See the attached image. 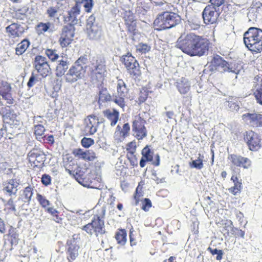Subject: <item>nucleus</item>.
I'll return each mask as SVG.
<instances>
[{"mask_svg":"<svg viewBox=\"0 0 262 262\" xmlns=\"http://www.w3.org/2000/svg\"><path fill=\"white\" fill-rule=\"evenodd\" d=\"M208 39L193 33L182 34L178 38L176 47L190 56H202L209 50Z\"/></svg>","mask_w":262,"mask_h":262,"instance_id":"obj_1","label":"nucleus"},{"mask_svg":"<svg viewBox=\"0 0 262 262\" xmlns=\"http://www.w3.org/2000/svg\"><path fill=\"white\" fill-rule=\"evenodd\" d=\"M156 6H163L162 10L165 11L159 14L154 21L156 30L161 31L175 27L181 22V17L177 13L167 10L169 7L168 3L162 0L160 2H154Z\"/></svg>","mask_w":262,"mask_h":262,"instance_id":"obj_2","label":"nucleus"},{"mask_svg":"<svg viewBox=\"0 0 262 262\" xmlns=\"http://www.w3.org/2000/svg\"><path fill=\"white\" fill-rule=\"evenodd\" d=\"M244 42L252 53H258L262 51V30L250 27L244 34Z\"/></svg>","mask_w":262,"mask_h":262,"instance_id":"obj_3","label":"nucleus"},{"mask_svg":"<svg viewBox=\"0 0 262 262\" xmlns=\"http://www.w3.org/2000/svg\"><path fill=\"white\" fill-rule=\"evenodd\" d=\"M105 210L102 208L100 215H94L91 222L83 226L81 229L90 236L96 237L101 236L106 233L104 221Z\"/></svg>","mask_w":262,"mask_h":262,"instance_id":"obj_4","label":"nucleus"},{"mask_svg":"<svg viewBox=\"0 0 262 262\" xmlns=\"http://www.w3.org/2000/svg\"><path fill=\"white\" fill-rule=\"evenodd\" d=\"M88 61L87 56L85 55L79 57L66 74V81L72 83L81 79L85 73Z\"/></svg>","mask_w":262,"mask_h":262,"instance_id":"obj_5","label":"nucleus"},{"mask_svg":"<svg viewBox=\"0 0 262 262\" xmlns=\"http://www.w3.org/2000/svg\"><path fill=\"white\" fill-rule=\"evenodd\" d=\"M27 159L33 169H40L45 166L47 155L42 148L35 145L27 154Z\"/></svg>","mask_w":262,"mask_h":262,"instance_id":"obj_6","label":"nucleus"},{"mask_svg":"<svg viewBox=\"0 0 262 262\" xmlns=\"http://www.w3.org/2000/svg\"><path fill=\"white\" fill-rule=\"evenodd\" d=\"M91 76L93 79L103 82L106 73L105 60L100 57H93L90 67Z\"/></svg>","mask_w":262,"mask_h":262,"instance_id":"obj_7","label":"nucleus"},{"mask_svg":"<svg viewBox=\"0 0 262 262\" xmlns=\"http://www.w3.org/2000/svg\"><path fill=\"white\" fill-rule=\"evenodd\" d=\"M120 60L124 65L130 77L136 79L141 76V71L139 63L131 53H127L122 56Z\"/></svg>","mask_w":262,"mask_h":262,"instance_id":"obj_8","label":"nucleus"},{"mask_svg":"<svg viewBox=\"0 0 262 262\" xmlns=\"http://www.w3.org/2000/svg\"><path fill=\"white\" fill-rule=\"evenodd\" d=\"M116 93L113 95V101L121 108H123L126 105L125 98H127L129 89L124 80L117 78L116 83Z\"/></svg>","mask_w":262,"mask_h":262,"instance_id":"obj_9","label":"nucleus"},{"mask_svg":"<svg viewBox=\"0 0 262 262\" xmlns=\"http://www.w3.org/2000/svg\"><path fill=\"white\" fill-rule=\"evenodd\" d=\"M209 70L211 72H218L221 73L232 72L236 73L233 70V67L228 62L219 55H214L209 66Z\"/></svg>","mask_w":262,"mask_h":262,"instance_id":"obj_10","label":"nucleus"},{"mask_svg":"<svg viewBox=\"0 0 262 262\" xmlns=\"http://www.w3.org/2000/svg\"><path fill=\"white\" fill-rule=\"evenodd\" d=\"M33 66L38 76L46 78L52 73L49 61L46 57L37 55L33 61Z\"/></svg>","mask_w":262,"mask_h":262,"instance_id":"obj_11","label":"nucleus"},{"mask_svg":"<svg viewBox=\"0 0 262 262\" xmlns=\"http://www.w3.org/2000/svg\"><path fill=\"white\" fill-rule=\"evenodd\" d=\"M80 245L75 237V235L67 241L65 252L68 262H74L78 258L80 254Z\"/></svg>","mask_w":262,"mask_h":262,"instance_id":"obj_12","label":"nucleus"},{"mask_svg":"<svg viewBox=\"0 0 262 262\" xmlns=\"http://www.w3.org/2000/svg\"><path fill=\"white\" fill-rule=\"evenodd\" d=\"M146 120L140 115H136L133 120L132 131L134 136L138 140H142L147 136V130L145 126Z\"/></svg>","mask_w":262,"mask_h":262,"instance_id":"obj_13","label":"nucleus"},{"mask_svg":"<svg viewBox=\"0 0 262 262\" xmlns=\"http://www.w3.org/2000/svg\"><path fill=\"white\" fill-rule=\"evenodd\" d=\"M75 34V27L73 24L69 23L62 29L58 42L62 48L69 46L73 41Z\"/></svg>","mask_w":262,"mask_h":262,"instance_id":"obj_14","label":"nucleus"},{"mask_svg":"<svg viewBox=\"0 0 262 262\" xmlns=\"http://www.w3.org/2000/svg\"><path fill=\"white\" fill-rule=\"evenodd\" d=\"M244 140L249 149L251 151H257L261 146L260 137L257 133L254 131H246L244 134Z\"/></svg>","mask_w":262,"mask_h":262,"instance_id":"obj_15","label":"nucleus"},{"mask_svg":"<svg viewBox=\"0 0 262 262\" xmlns=\"http://www.w3.org/2000/svg\"><path fill=\"white\" fill-rule=\"evenodd\" d=\"M228 160L231 164V167H239L244 169H248L252 165V162L250 159L239 155L230 154L228 157Z\"/></svg>","mask_w":262,"mask_h":262,"instance_id":"obj_16","label":"nucleus"},{"mask_svg":"<svg viewBox=\"0 0 262 262\" xmlns=\"http://www.w3.org/2000/svg\"><path fill=\"white\" fill-rule=\"evenodd\" d=\"M83 132L86 136L94 135L97 130L99 125L98 118L94 115H89L84 119Z\"/></svg>","mask_w":262,"mask_h":262,"instance_id":"obj_17","label":"nucleus"},{"mask_svg":"<svg viewBox=\"0 0 262 262\" xmlns=\"http://www.w3.org/2000/svg\"><path fill=\"white\" fill-rule=\"evenodd\" d=\"M72 154L77 159L86 162H92L97 158L96 152L92 149L84 150L80 148H74L72 150Z\"/></svg>","mask_w":262,"mask_h":262,"instance_id":"obj_18","label":"nucleus"},{"mask_svg":"<svg viewBox=\"0 0 262 262\" xmlns=\"http://www.w3.org/2000/svg\"><path fill=\"white\" fill-rule=\"evenodd\" d=\"M202 16L204 23L209 25L216 22L219 14L215 7L212 5H208L204 9Z\"/></svg>","mask_w":262,"mask_h":262,"instance_id":"obj_19","label":"nucleus"},{"mask_svg":"<svg viewBox=\"0 0 262 262\" xmlns=\"http://www.w3.org/2000/svg\"><path fill=\"white\" fill-rule=\"evenodd\" d=\"M63 166L66 170L69 173L70 176H73L75 179L78 175L79 173H82L79 167L73 160L71 156L67 155L66 157L63 159Z\"/></svg>","mask_w":262,"mask_h":262,"instance_id":"obj_20","label":"nucleus"},{"mask_svg":"<svg viewBox=\"0 0 262 262\" xmlns=\"http://www.w3.org/2000/svg\"><path fill=\"white\" fill-rule=\"evenodd\" d=\"M244 121L253 127H262V115L257 113H246L242 115Z\"/></svg>","mask_w":262,"mask_h":262,"instance_id":"obj_21","label":"nucleus"},{"mask_svg":"<svg viewBox=\"0 0 262 262\" xmlns=\"http://www.w3.org/2000/svg\"><path fill=\"white\" fill-rule=\"evenodd\" d=\"M25 32V28L18 23H13L6 27V32L10 38H19Z\"/></svg>","mask_w":262,"mask_h":262,"instance_id":"obj_22","label":"nucleus"},{"mask_svg":"<svg viewBox=\"0 0 262 262\" xmlns=\"http://www.w3.org/2000/svg\"><path fill=\"white\" fill-rule=\"evenodd\" d=\"M20 184L19 180L12 179L4 182L3 183V191L9 196L16 195L18 190V187Z\"/></svg>","mask_w":262,"mask_h":262,"instance_id":"obj_23","label":"nucleus"},{"mask_svg":"<svg viewBox=\"0 0 262 262\" xmlns=\"http://www.w3.org/2000/svg\"><path fill=\"white\" fill-rule=\"evenodd\" d=\"M1 112L3 113L4 122L11 126H17L19 125V121L17 119V116L13 110H7L6 107H2Z\"/></svg>","mask_w":262,"mask_h":262,"instance_id":"obj_24","label":"nucleus"},{"mask_svg":"<svg viewBox=\"0 0 262 262\" xmlns=\"http://www.w3.org/2000/svg\"><path fill=\"white\" fill-rule=\"evenodd\" d=\"M130 126L128 123L123 125L122 127L118 125L114 133V139L117 142H122L129 134Z\"/></svg>","mask_w":262,"mask_h":262,"instance_id":"obj_25","label":"nucleus"},{"mask_svg":"<svg viewBox=\"0 0 262 262\" xmlns=\"http://www.w3.org/2000/svg\"><path fill=\"white\" fill-rule=\"evenodd\" d=\"M142 157L151 162V164L155 166H158L160 165V158L159 154L155 156V159H153L154 152L152 151L149 146L147 145L143 148L141 151Z\"/></svg>","mask_w":262,"mask_h":262,"instance_id":"obj_26","label":"nucleus"},{"mask_svg":"<svg viewBox=\"0 0 262 262\" xmlns=\"http://www.w3.org/2000/svg\"><path fill=\"white\" fill-rule=\"evenodd\" d=\"M124 24L128 33L135 35L137 33V22L133 14L125 15Z\"/></svg>","mask_w":262,"mask_h":262,"instance_id":"obj_27","label":"nucleus"},{"mask_svg":"<svg viewBox=\"0 0 262 262\" xmlns=\"http://www.w3.org/2000/svg\"><path fill=\"white\" fill-rule=\"evenodd\" d=\"M103 114L110 122L112 126H114L119 119V112L116 109L107 108L103 111Z\"/></svg>","mask_w":262,"mask_h":262,"instance_id":"obj_28","label":"nucleus"},{"mask_svg":"<svg viewBox=\"0 0 262 262\" xmlns=\"http://www.w3.org/2000/svg\"><path fill=\"white\" fill-rule=\"evenodd\" d=\"M80 3L77 2L75 5L72 7L71 9L68 13V16L66 18L67 21L70 23H74L75 21H77L76 17L80 14Z\"/></svg>","mask_w":262,"mask_h":262,"instance_id":"obj_29","label":"nucleus"},{"mask_svg":"<svg viewBox=\"0 0 262 262\" xmlns=\"http://www.w3.org/2000/svg\"><path fill=\"white\" fill-rule=\"evenodd\" d=\"M33 187L28 186L21 190L20 199L25 203L29 204L33 194Z\"/></svg>","mask_w":262,"mask_h":262,"instance_id":"obj_30","label":"nucleus"},{"mask_svg":"<svg viewBox=\"0 0 262 262\" xmlns=\"http://www.w3.org/2000/svg\"><path fill=\"white\" fill-rule=\"evenodd\" d=\"M79 183L85 187H91L93 183L92 174L90 173L83 177L81 173H79L75 179Z\"/></svg>","mask_w":262,"mask_h":262,"instance_id":"obj_31","label":"nucleus"},{"mask_svg":"<svg viewBox=\"0 0 262 262\" xmlns=\"http://www.w3.org/2000/svg\"><path fill=\"white\" fill-rule=\"evenodd\" d=\"M51 26L52 24L49 21L39 22L35 26V30L38 35H43L46 32L51 30Z\"/></svg>","mask_w":262,"mask_h":262,"instance_id":"obj_32","label":"nucleus"},{"mask_svg":"<svg viewBox=\"0 0 262 262\" xmlns=\"http://www.w3.org/2000/svg\"><path fill=\"white\" fill-rule=\"evenodd\" d=\"M30 42L28 39H24L18 43L15 49V54L18 56L23 55L29 47Z\"/></svg>","mask_w":262,"mask_h":262,"instance_id":"obj_33","label":"nucleus"},{"mask_svg":"<svg viewBox=\"0 0 262 262\" xmlns=\"http://www.w3.org/2000/svg\"><path fill=\"white\" fill-rule=\"evenodd\" d=\"M151 93L152 91L150 90V88L146 86L142 87L140 90L136 102L139 104H141L145 102L148 97L149 94Z\"/></svg>","mask_w":262,"mask_h":262,"instance_id":"obj_34","label":"nucleus"},{"mask_svg":"<svg viewBox=\"0 0 262 262\" xmlns=\"http://www.w3.org/2000/svg\"><path fill=\"white\" fill-rule=\"evenodd\" d=\"M222 226L220 227L221 228V231L225 236H230V233L231 234L232 230L234 229V227L232 225V222L230 220H226L222 222L221 224Z\"/></svg>","mask_w":262,"mask_h":262,"instance_id":"obj_35","label":"nucleus"},{"mask_svg":"<svg viewBox=\"0 0 262 262\" xmlns=\"http://www.w3.org/2000/svg\"><path fill=\"white\" fill-rule=\"evenodd\" d=\"M127 233L124 229H118L115 235V237L117 244L121 246L125 244L127 238Z\"/></svg>","mask_w":262,"mask_h":262,"instance_id":"obj_36","label":"nucleus"},{"mask_svg":"<svg viewBox=\"0 0 262 262\" xmlns=\"http://www.w3.org/2000/svg\"><path fill=\"white\" fill-rule=\"evenodd\" d=\"M255 88L253 95L257 102L262 105V79L257 83Z\"/></svg>","mask_w":262,"mask_h":262,"instance_id":"obj_37","label":"nucleus"},{"mask_svg":"<svg viewBox=\"0 0 262 262\" xmlns=\"http://www.w3.org/2000/svg\"><path fill=\"white\" fill-rule=\"evenodd\" d=\"M177 88L181 94H186L189 91L190 86L185 80H181L177 82Z\"/></svg>","mask_w":262,"mask_h":262,"instance_id":"obj_38","label":"nucleus"},{"mask_svg":"<svg viewBox=\"0 0 262 262\" xmlns=\"http://www.w3.org/2000/svg\"><path fill=\"white\" fill-rule=\"evenodd\" d=\"M68 62L67 61L61 60L59 63L57 64L56 68V75L57 76H62L63 75L68 69Z\"/></svg>","mask_w":262,"mask_h":262,"instance_id":"obj_39","label":"nucleus"},{"mask_svg":"<svg viewBox=\"0 0 262 262\" xmlns=\"http://www.w3.org/2000/svg\"><path fill=\"white\" fill-rule=\"evenodd\" d=\"M112 96L106 88L102 87L99 93V102H108L112 100Z\"/></svg>","mask_w":262,"mask_h":262,"instance_id":"obj_40","label":"nucleus"},{"mask_svg":"<svg viewBox=\"0 0 262 262\" xmlns=\"http://www.w3.org/2000/svg\"><path fill=\"white\" fill-rule=\"evenodd\" d=\"M225 103L232 111H238L239 109V106L237 101H235V99L233 97H230L228 99H225Z\"/></svg>","mask_w":262,"mask_h":262,"instance_id":"obj_41","label":"nucleus"},{"mask_svg":"<svg viewBox=\"0 0 262 262\" xmlns=\"http://www.w3.org/2000/svg\"><path fill=\"white\" fill-rule=\"evenodd\" d=\"M45 54L52 62L56 61L59 58V55L55 49H45Z\"/></svg>","mask_w":262,"mask_h":262,"instance_id":"obj_42","label":"nucleus"},{"mask_svg":"<svg viewBox=\"0 0 262 262\" xmlns=\"http://www.w3.org/2000/svg\"><path fill=\"white\" fill-rule=\"evenodd\" d=\"M11 84L6 81H0V96L9 92H12Z\"/></svg>","mask_w":262,"mask_h":262,"instance_id":"obj_43","label":"nucleus"},{"mask_svg":"<svg viewBox=\"0 0 262 262\" xmlns=\"http://www.w3.org/2000/svg\"><path fill=\"white\" fill-rule=\"evenodd\" d=\"M4 210L7 213L16 211V205L12 198H10L7 202L4 204Z\"/></svg>","mask_w":262,"mask_h":262,"instance_id":"obj_44","label":"nucleus"},{"mask_svg":"<svg viewBox=\"0 0 262 262\" xmlns=\"http://www.w3.org/2000/svg\"><path fill=\"white\" fill-rule=\"evenodd\" d=\"M34 133L36 136V138L40 141L42 137L44 136L45 132V128L42 125L38 124L36 125L34 127Z\"/></svg>","mask_w":262,"mask_h":262,"instance_id":"obj_45","label":"nucleus"},{"mask_svg":"<svg viewBox=\"0 0 262 262\" xmlns=\"http://www.w3.org/2000/svg\"><path fill=\"white\" fill-rule=\"evenodd\" d=\"M143 195V187L139 183L136 189L135 193L134 195V199L135 201V205H137L141 201V198Z\"/></svg>","mask_w":262,"mask_h":262,"instance_id":"obj_46","label":"nucleus"},{"mask_svg":"<svg viewBox=\"0 0 262 262\" xmlns=\"http://www.w3.org/2000/svg\"><path fill=\"white\" fill-rule=\"evenodd\" d=\"M141 209L145 212L149 210L150 208L152 207V203L150 200L148 198H144L141 200Z\"/></svg>","mask_w":262,"mask_h":262,"instance_id":"obj_47","label":"nucleus"},{"mask_svg":"<svg viewBox=\"0 0 262 262\" xmlns=\"http://www.w3.org/2000/svg\"><path fill=\"white\" fill-rule=\"evenodd\" d=\"M138 5L139 7L141 8L145 11H148L151 6V2L150 0H139Z\"/></svg>","mask_w":262,"mask_h":262,"instance_id":"obj_48","label":"nucleus"},{"mask_svg":"<svg viewBox=\"0 0 262 262\" xmlns=\"http://www.w3.org/2000/svg\"><path fill=\"white\" fill-rule=\"evenodd\" d=\"M126 154H135L137 149L136 142L135 140L128 143L126 145Z\"/></svg>","mask_w":262,"mask_h":262,"instance_id":"obj_49","label":"nucleus"},{"mask_svg":"<svg viewBox=\"0 0 262 262\" xmlns=\"http://www.w3.org/2000/svg\"><path fill=\"white\" fill-rule=\"evenodd\" d=\"M6 235L10 238L12 244H13L14 242L17 241L18 234L13 228L12 227L9 229L8 233Z\"/></svg>","mask_w":262,"mask_h":262,"instance_id":"obj_50","label":"nucleus"},{"mask_svg":"<svg viewBox=\"0 0 262 262\" xmlns=\"http://www.w3.org/2000/svg\"><path fill=\"white\" fill-rule=\"evenodd\" d=\"M47 212L51 214L55 218L54 220L58 223L61 222L62 219L59 216V212L53 207H49L47 208Z\"/></svg>","mask_w":262,"mask_h":262,"instance_id":"obj_51","label":"nucleus"},{"mask_svg":"<svg viewBox=\"0 0 262 262\" xmlns=\"http://www.w3.org/2000/svg\"><path fill=\"white\" fill-rule=\"evenodd\" d=\"M203 158V156H202V158H200L199 157L198 159L193 160L190 163V166L192 168H195L198 169H202L204 166Z\"/></svg>","mask_w":262,"mask_h":262,"instance_id":"obj_52","label":"nucleus"},{"mask_svg":"<svg viewBox=\"0 0 262 262\" xmlns=\"http://www.w3.org/2000/svg\"><path fill=\"white\" fill-rule=\"evenodd\" d=\"M2 99L6 101V103L9 105H13L15 103V100L13 97L12 92H9L1 96Z\"/></svg>","mask_w":262,"mask_h":262,"instance_id":"obj_53","label":"nucleus"},{"mask_svg":"<svg viewBox=\"0 0 262 262\" xmlns=\"http://www.w3.org/2000/svg\"><path fill=\"white\" fill-rule=\"evenodd\" d=\"M242 183L234 184L233 186L228 189L229 191L232 194L235 195L241 192L242 189Z\"/></svg>","mask_w":262,"mask_h":262,"instance_id":"obj_54","label":"nucleus"},{"mask_svg":"<svg viewBox=\"0 0 262 262\" xmlns=\"http://www.w3.org/2000/svg\"><path fill=\"white\" fill-rule=\"evenodd\" d=\"M36 199L40 205L43 208H46L50 204L49 201L46 199V198L42 196L41 194L37 193Z\"/></svg>","mask_w":262,"mask_h":262,"instance_id":"obj_55","label":"nucleus"},{"mask_svg":"<svg viewBox=\"0 0 262 262\" xmlns=\"http://www.w3.org/2000/svg\"><path fill=\"white\" fill-rule=\"evenodd\" d=\"M150 49V47L146 43H140L136 46V50L141 53H146Z\"/></svg>","mask_w":262,"mask_h":262,"instance_id":"obj_56","label":"nucleus"},{"mask_svg":"<svg viewBox=\"0 0 262 262\" xmlns=\"http://www.w3.org/2000/svg\"><path fill=\"white\" fill-rule=\"evenodd\" d=\"M78 3H80V5L83 4V7L86 12H90L91 11L93 6V0H82Z\"/></svg>","mask_w":262,"mask_h":262,"instance_id":"obj_57","label":"nucleus"},{"mask_svg":"<svg viewBox=\"0 0 262 262\" xmlns=\"http://www.w3.org/2000/svg\"><path fill=\"white\" fill-rule=\"evenodd\" d=\"M94 144V141L93 139L90 138L84 137L81 140V145L86 148L90 147L91 145Z\"/></svg>","mask_w":262,"mask_h":262,"instance_id":"obj_58","label":"nucleus"},{"mask_svg":"<svg viewBox=\"0 0 262 262\" xmlns=\"http://www.w3.org/2000/svg\"><path fill=\"white\" fill-rule=\"evenodd\" d=\"M126 157L133 167L138 166V160L135 154H126Z\"/></svg>","mask_w":262,"mask_h":262,"instance_id":"obj_59","label":"nucleus"},{"mask_svg":"<svg viewBox=\"0 0 262 262\" xmlns=\"http://www.w3.org/2000/svg\"><path fill=\"white\" fill-rule=\"evenodd\" d=\"M59 8L58 7H49L47 10V14L48 15V17L50 18H53L54 17L58 11Z\"/></svg>","mask_w":262,"mask_h":262,"instance_id":"obj_60","label":"nucleus"},{"mask_svg":"<svg viewBox=\"0 0 262 262\" xmlns=\"http://www.w3.org/2000/svg\"><path fill=\"white\" fill-rule=\"evenodd\" d=\"M45 143L53 145L55 143L54 137L53 135H46L42 137Z\"/></svg>","mask_w":262,"mask_h":262,"instance_id":"obj_61","label":"nucleus"},{"mask_svg":"<svg viewBox=\"0 0 262 262\" xmlns=\"http://www.w3.org/2000/svg\"><path fill=\"white\" fill-rule=\"evenodd\" d=\"M231 234L235 237L244 238L245 236V232L241 229L234 227L232 230Z\"/></svg>","mask_w":262,"mask_h":262,"instance_id":"obj_62","label":"nucleus"},{"mask_svg":"<svg viewBox=\"0 0 262 262\" xmlns=\"http://www.w3.org/2000/svg\"><path fill=\"white\" fill-rule=\"evenodd\" d=\"M41 183L45 186H48L51 184V177L47 174H43L41 177Z\"/></svg>","mask_w":262,"mask_h":262,"instance_id":"obj_63","label":"nucleus"},{"mask_svg":"<svg viewBox=\"0 0 262 262\" xmlns=\"http://www.w3.org/2000/svg\"><path fill=\"white\" fill-rule=\"evenodd\" d=\"M208 250L210 251V252L212 255L217 254L216 259L220 260L222 258V252L221 250H218L217 249H212L211 248L209 247L208 248Z\"/></svg>","mask_w":262,"mask_h":262,"instance_id":"obj_64","label":"nucleus"}]
</instances>
